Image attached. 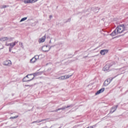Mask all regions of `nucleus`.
Wrapping results in <instances>:
<instances>
[{"label": "nucleus", "instance_id": "obj_1", "mask_svg": "<svg viewBox=\"0 0 128 128\" xmlns=\"http://www.w3.org/2000/svg\"><path fill=\"white\" fill-rule=\"evenodd\" d=\"M126 30H128V26L124 24H121L116 28V30L110 34V36H118V34H122V32H126Z\"/></svg>", "mask_w": 128, "mask_h": 128}, {"label": "nucleus", "instance_id": "obj_2", "mask_svg": "<svg viewBox=\"0 0 128 128\" xmlns=\"http://www.w3.org/2000/svg\"><path fill=\"white\" fill-rule=\"evenodd\" d=\"M34 78V74L27 75L23 78V82H30V80H32Z\"/></svg>", "mask_w": 128, "mask_h": 128}, {"label": "nucleus", "instance_id": "obj_3", "mask_svg": "<svg viewBox=\"0 0 128 128\" xmlns=\"http://www.w3.org/2000/svg\"><path fill=\"white\" fill-rule=\"evenodd\" d=\"M18 42H11L8 44H6V46H10V48H9V50L10 52H12V48H14V46H16V44H18Z\"/></svg>", "mask_w": 128, "mask_h": 128}, {"label": "nucleus", "instance_id": "obj_4", "mask_svg": "<svg viewBox=\"0 0 128 128\" xmlns=\"http://www.w3.org/2000/svg\"><path fill=\"white\" fill-rule=\"evenodd\" d=\"M39 58H40V56L36 55L30 60V62L31 64H34L36 62V60H38Z\"/></svg>", "mask_w": 128, "mask_h": 128}, {"label": "nucleus", "instance_id": "obj_5", "mask_svg": "<svg viewBox=\"0 0 128 128\" xmlns=\"http://www.w3.org/2000/svg\"><path fill=\"white\" fill-rule=\"evenodd\" d=\"M72 76V75L70 76H62L60 77H59L58 78V80H66V78H70Z\"/></svg>", "mask_w": 128, "mask_h": 128}, {"label": "nucleus", "instance_id": "obj_6", "mask_svg": "<svg viewBox=\"0 0 128 128\" xmlns=\"http://www.w3.org/2000/svg\"><path fill=\"white\" fill-rule=\"evenodd\" d=\"M50 50V47L48 46H44L42 47V52H48Z\"/></svg>", "mask_w": 128, "mask_h": 128}, {"label": "nucleus", "instance_id": "obj_7", "mask_svg": "<svg viewBox=\"0 0 128 128\" xmlns=\"http://www.w3.org/2000/svg\"><path fill=\"white\" fill-rule=\"evenodd\" d=\"M4 66H12V62L10 60H6L4 62Z\"/></svg>", "mask_w": 128, "mask_h": 128}, {"label": "nucleus", "instance_id": "obj_8", "mask_svg": "<svg viewBox=\"0 0 128 128\" xmlns=\"http://www.w3.org/2000/svg\"><path fill=\"white\" fill-rule=\"evenodd\" d=\"M112 80L108 79V80H106L104 82V85L106 86H108V84H110V82H112Z\"/></svg>", "mask_w": 128, "mask_h": 128}, {"label": "nucleus", "instance_id": "obj_9", "mask_svg": "<svg viewBox=\"0 0 128 128\" xmlns=\"http://www.w3.org/2000/svg\"><path fill=\"white\" fill-rule=\"evenodd\" d=\"M104 92V88H102L96 93V95L98 96V94H102Z\"/></svg>", "mask_w": 128, "mask_h": 128}, {"label": "nucleus", "instance_id": "obj_10", "mask_svg": "<svg viewBox=\"0 0 128 128\" xmlns=\"http://www.w3.org/2000/svg\"><path fill=\"white\" fill-rule=\"evenodd\" d=\"M100 54H102V56H104V54H108V50H102L100 52Z\"/></svg>", "mask_w": 128, "mask_h": 128}, {"label": "nucleus", "instance_id": "obj_11", "mask_svg": "<svg viewBox=\"0 0 128 128\" xmlns=\"http://www.w3.org/2000/svg\"><path fill=\"white\" fill-rule=\"evenodd\" d=\"M110 70V66L108 65H106L103 68L104 72H106V70Z\"/></svg>", "mask_w": 128, "mask_h": 128}, {"label": "nucleus", "instance_id": "obj_12", "mask_svg": "<svg viewBox=\"0 0 128 128\" xmlns=\"http://www.w3.org/2000/svg\"><path fill=\"white\" fill-rule=\"evenodd\" d=\"M46 40V36H44L40 39H39V42H44Z\"/></svg>", "mask_w": 128, "mask_h": 128}, {"label": "nucleus", "instance_id": "obj_13", "mask_svg": "<svg viewBox=\"0 0 128 128\" xmlns=\"http://www.w3.org/2000/svg\"><path fill=\"white\" fill-rule=\"evenodd\" d=\"M0 42H6V40H8V38L7 37H4L3 38H0Z\"/></svg>", "mask_w": 128, "mask_h": 128}, {"label": "nucleus", "instance_id": "obj_14", "mask_svg": "<svg viewBox=\"0 0 128 128\" xmlns=\"http://www.w3.org/2000/svg\"><path fill=\"white\" fill-rule=\"evenodd\" d=\"M70 108V106H68L65 107H62V108H59L56 110V112H58V110H66V108Z\"/></svg>", "mask_w": 128, "mask_h": 128}, {"label": "nucleus", "instance_id": "obj_15", "mask_svg": "<svg viewBox=\"0 0 128 128\" xmlns=\"http://www.w3.org/2000/svg\"><path fill=\"white\" fill-rule=\"evenodd\" d=\"M24 4H32L30 0H24Z\"/></svg>", "mask_w": 128, "mask_h": 128}, {"label": "nucleus", "instance_id": "obj_16", "mask_svg": "<svg viewBox=\"0 0 128 128\" xmlns=\"http://www.w3.org/2000/svg\"><path fill=\"white\" fill-rule=\"evenodd\" d=\"M27 19H28V18H26V17L22 18L21 19V20H20V22H24V20H27Z\"/></svg>", "mask_w": 128, "mask_h": 128}, {"label": "nucleus", "instance_id": "obj_17", "mask_svg": "<svg viewBox=\"0 0 128 128\" xmlns=\"http://www.w3.org/2000/svg\"><path fill=\"white\" fill-rule=\"evenodd\" d=\"M18 118V116H15L10 117V118L14 120V118Z\"/></svg>", "mask_w": 128, "mask_h": 128}, {"label": "nucleus", "instance_id": "obj_18", "mask_svg": "<svg viewBox=\"0 0 128 128\" xmlns=\"http://www.w3.org/2000/svg\"><path fill=\"white\" fill-rule=\"evenodd\" d=\"M20 48H24V44H22V42H20Z\"/></svg>", "mask_w": 128, "mask_h": 128}, {"label": "nucleus", "instance_id": "obj_19", "mask_svg": "<svg viewBox=\"0 0 128 128\" xmlns=\"http://www.w3.org/2000/svg\"><path fill=\"white\" fill-rule=\"evenodd\" d=\"M38 0H30V2H31V4H32V2H38Z\"/></svg>", "mask_w": 128, "mask_h": 128}, {"label": "nucleus", "instance_id": "obj_20", "mask_svg": "<svg viewBox=\"0 0 128 128\" xmlns=\"http://www.w3.org/2000/svg\"><path fill=\"white\" fill-rule=\"evenodd\" d=\"M44 120H40V121H36V122H44Z\"/></svg>", "mask_w": 128, "mask_h": 128}, {"label": "nucleus", "instance_id": "obj_21", "mask_svg": "<svg viewBox=\"0 0 128 128\" xmlns=\"http://www.w3.org/2000/svg\"><path fill=\"white\" fill-rule=\"evenodd\" d=\"M118 106H116V108L114 109V110L112 111V112H116V108H118Z\"/></svg>", "mask_w": 128, "mask_h": 128}, {"label": "nucleus", "instance_id": "obj_22", "mask_svg": "<svg viewBox=\"0 0 128 128\" xmlns=\"http://www.w3.org/2000/svg\"><path fill=\"white\" fill-rule=\"evenodd\" d=\"M49 18H52V15L50 16Z\"/></svg>", "mask_w": 128, "mask_h": 128}, {"label": "nucleus", "instance_id": "obj_23", "mask_svg": "<svg viewBox=\"0 0 128 128\" xmlns=\"http://www.w3.org/2000/svg\"><path fill=\"white\" fill-rule=\"evenodd\" d=\"M6 6H4V8H6Z\"/></svg>", "mask_w": 128, "mask_h": 128}, {"label": "nucleus", "instance_id": "obj_24", "mask_svg": "<svg viewBox=\"0 0 128 128\" xmlns=\"http://www.w3.org/2000/svg\"><path fill=\"white\" fill-rule=\"evenodd\" d=\"M113 108V109H114V108Z\"/></svg>", "mask_w": 128, "mask_h": 128}]
</instances>
